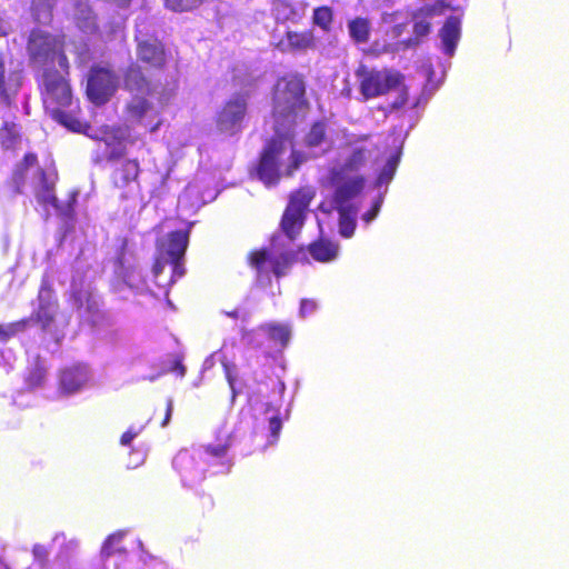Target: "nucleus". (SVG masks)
Here are the masks:
<instances>
[{"label": "nucleus", "mask_w": 569, "mask_h": 569, "mask_svg": "<svg viewBox=\"0 0 569 569\" xmlns=\"http://www.w3.org/2000/svg\"><path fill=\"white\" fill-rule=\"evenodd\" d=\"M36 2L33 3V10H34V17H36V20L39 21L40 23H46L50 20V11H49V6L43 9V10H40L38 11L37 10V7H36Z\"/></svg>", "instance_id": "obj_44"}, {"label": "nucleus", "mask_w": 569, "mask_h": 569, "mask_svg": "<svg viewBox=\"0 0 569 569\" xmlns=\"http://www.w3.org/2000/svg\"><path fill=\"white\" fill-rule=\"evenodd\" d=\"M22 83V71L0 56V102L9 103Z\"/></svg>", "instance_id": "obj_18"}, {"label": "nucleus", "mask_w": 569, "mask_h": 569, "mask_svg": "<svg viewBox=\"0 0 569 569\" xmlns=\"http://www.w3.org/2000/svg\"><path fill=\"white\" fill-rule=\"evenodd\" d=\"M349 33L357 42H367L369 39V21L363 18H356L348 24Z\"/></svg>", "instance_id": "obj_31"}, {"label": "nucleus", "mask_w": 569, "mask_h": 569, "mask_svg": "<svg viewBox=\"0 0 569 569\" xmlns=\"http://www.w3.org/2000/svg\"><path fill=\"white\" fill-rule=\"evenodd\" d=\"M290 335L291 330L288 325L270 322L260 326L258 329L243 332L242 339L248 345L261 347L263 343L262 337H266L284 347L290 339Z\"/></svg>", "instance_id": "obj_17"}, {"label": "nucleus", "mask_w": 569, "mask_h": 569, "mask_svg": "<svg viewBox=\"0 0 569 569\" xmlns=\"http://www.w3.org/2000/svg\"><path fill=\"white\" fill-rule=\"evenodd\" d=\"M402 104H405V100H402L400 103H398V102L395 103L396 107H400Z\"/></svg>", "instance_id": "obj_58"}, {"label": "nucleus", "mask_w": 569, "mask_h": 569, "mask_svg": "<svg viewBox=\"0 0 569 569\" xmlns=\"http://www.w3.org/2000/svg\"><path fill=\"white\" fill-rule=\"evenodd\" d=\"M339 246L335 242L320 239L309 246V252L313 259L328 262L337 258Z\"/></svg>", "instance_id": "obj_29"}, {"label": "nucleus", "mask_w": 569, "mask_h": 569, "mask_svg": "<svg viewBox=\"0 0 569 569\" xmlns=\"http://www.w3.org/2000/svg\"><path fill=\"white\" fill-rule=\"evenodd\" d=\"M112 1L119 6H128L131 2V0H112Z\"/></svg>", "instance_id": "obj_54"}, {"label": "nucleus", "mask_w": 569, "mask_h": 569, "mask_svg": "<svg viewBox=\"0 0 569 569\" xmlns=\"http://www.w3.org/2000/svg\"><path fill=\"white\" fill-rule=\"evenodd\" d=\"M246 109L247 103L242 96L230 99L218 114V129L228 134L237 133L242 127Z\"/></svg>", "instance_id": "obj_12"}, {"label": "nucleus", "mask_w": 569, "mask_h": 569, "mask_svg": "<svg viewBox=\"0 0 569 569\" xmlns=\"http://www.w3.org/2000/svg\"><path fill=\"white\" fill-rule=\"evenodd\" d=\"M307 8L308 3L305 1L273 0L271 11L277 21L299 23L306 16Z\"/></svg>", "instance_id": "obj_22"}, {"label": "nucleus", "mask_w": 569, "mask_h": 569, "mask_svg": "<svg viewBox=\"0 0 569 569\" xmlns=\"http://www.w3.org/2000/svg\"><path fill=\"white\" fill-rule=\"evenodd\" d=\"M313 44V36L311 32L288 31L286 38L280 40L278 48L281 51L306 50Z\"/></svg>", "instance_id": "obj_28"}, {"label": "nucleus", "mask_w": 569, "mask_h": 569, "mask_svg": "<svg viewBox=\"0 0 569 569\" xmlns=\"http://www.w3.org/2000/svg\"><path fill=\"white\" fill-rule=\"evenodd\" d=\"M223 367H224V372H226V378L228 380V383H229L232 392L234 393L236 392V390H234V377H233L232 370L226 363L223 365Z\"/></svg>", "instance_id": "obj_47"}, {"label": "nucleus", "mask_w": 569, "mask_h": 569, "mask_svg": "<svg viewBox=\"0 0 569 569\" xmlns=\"http://www.w3.org/2000/svg\"><path fill=\"white\" fill-rule=\"evenodd\" d=\"M28 53L31 64L42 71V74L52 71L56 66L68 73V59L58 37L41 30H33L29 37Z\"/></svg>", "instance_id": "obj_3"}, {"label": "nucleus", "mask_w": 569, "mask_h": 569, "mask_svg": "<svg viewBox=\"0 0 569 569\" xmlns=\"http://www.w3.org/2000/svg\"><path fill=\"white\" fill-rule=\"evenodd\" d=\"M226 315L228 317H231V318H240V317H242V319H244L246 316H247V313H244V312L240 313V311L238 309L233 310L232 312H226Z\"/></svg>", "instance_id": "obj_53"}, {"label": "nucleus", "mask_w": 569, "mask_h": 569, "mask_svg": "<svg viewBox=\"0 0 569 569\" xmlns=\"http://www.w3.org/2000/svg\"><path fill=\"white\" fill-rule=\"evenodd\" d=\"M172 371H177L180 377H183L186 373V368L181 363V360L177 359L174 361V366L172 368Z\"/></svg>", "instance_id": "obj_51"}, {"label": "nucleus", "mask_w": 569, "mask_h": 569, "mask_svg": "<svg viewBox=\"0 0 569 569\" xmlns=\"http://www.w3.org/2000/svg\"><path fill=\"white\" fill-rule=\"evenodd\" d=\"M126 131L122 128H116L110 126H102L94 130L89 136L96 140L104 142L108 149V157L110 159L120 158L124 152L123 139L126 138Z\"/></svg>", "instance_id": "obj_19"}, {"label": "nucleus", "mask_w": 569, "mask_h": 569, "mask_svg": "<svg viewBox=\"0 0 569 569\" xmlns=\"http://www.w3.org/2000/svg\"><path fill=\"white\" fill-rule=\"evenodd\" d=\"M413 31L417 38L425 37L430 31V23L425 20H417L413 26ZM417 42L418 39L409 38L408 40L398 43H389L383 47V52H398L416 46Z\"/></svg>", "instance_id": "obj_30"}, {"label": "nucleus", "mask_w": 569, "mask_h": 569, "mask_svg": "<svg viewBox=\"0 0 569 569\" xmlns=\"http://www.w3.org/2000/svg\"><path fill=\"white\" fill-rule=\"evenodd\" d=\"M146 27V22L137 24V54L142 62L156 68L161 67L164 62L163 48L156 38L143 32Z\"/></svg>", "instance_id": "obj_16"}, {"label": "nucleus", "mask_w": 569, "mask_h": 569, "mask_svg": "<svg viewBox=\"0 0 569 569\" xmlns=\"http://www.w3.org/2000/svg\"><path fill=\"white\" fill-rule=\"evenodd\" d=\"M44 379L46 369L40 365H36V367L30 370L27 382L30 387L36 388L42 386Z\"/></svg>", "instance_id": "obj_37"}, {"label": "nucleus", "mask_w": 569, "mask_h": 569, "mask_svg": "<svg viewBox=\"0 0 569 569\" xmlns=\"http://www.w3.org/2000/svg\"><path fill=\"white\" fill-rule=\"evenodd\" d=\"M406 28L405 24L402 23H399L397 26H395L391 30V32L388 34L391 39H396L398 37L401 36V33L403 32V29Z\"/></svg>", "instance_id": "obj_49"}, {"label": "nucleus", "mask_w": 569, "mask_h": 569, "mask_svg": "<svg viewBox=\"0 0 569 569\" xmlns=\"http://www.w3.org/2000/svg\"><path fill=\"white\" fill-rule=\"evenodd\" d=\"M381 204H382V198H379L375 201L373 203V207L370 211L366 212L363 216H362V219L369 223L371 222L379 213V210L381 208Z\"/></svg>", "instance_id": "obj_43"}, {"label": "nucleus", "mask_w": 569, "mask_h": 569, "mask_svg": "<svg viewBox=\"0 0 569 569\" xmlns=\"http://www.w3.org/2000/svg\"><path fill=\"white\" fill-rule=\"evenodd\" d=\"M72 17L78 28L84 33H91L96 30V18L87 1L77 0L73 4Z\"/></svg>", "instance_id": "obj_27"}, {"label": "nucleus", "mask_w": 569, "mask_h": 569, "mask_svg": "<svg viewBox=\"0 0 569 569\" xmlns=\"http://www.w3.org/2000/svg\"><path fill=\"white\" fill-rule=\"evenodd\" d=\"M71 301L81 322L96 326L101 319L100 306L97 298L88 289L71 288Z\"/></svg>", "instance_id": "obj_13"}, {"label": "nucleus", "mask_w": 569, "mask_h": 569, "mask_svg": "<svg viewBox=\"0 0 569 569\" xmlns=\"http://www.w3.org/2000/svg\"><path fill=\"white\" fill-rule=\"evenodd\" d=\"M332 21V11L329 7H319L313 11V22L323 30H329Z\"/></svg>", "instance_id": "obj_34"}, {"label": "nucleus", "mask_w": 569, "mask_h": 569, "mask_svg": "<svg viewBox=\"0 0 569 569\" xmlns=\"http://www.w3.org/2000/svg\"><path fill=\"white\" fill-rule=\"evenodd\" d=\"M17 137V126L14 123L4 122L3 127L0 129V139L2 141L3 147H13Z\"/></svg>", "instance_id": "obj_35"}, {"label": "nucleus", "mask_w": 569, "mask_h": 569, "mask_svg": "<svg viewBox=\"0 0 569 569\" xmlns=\"http://www.w3.org/2000/svg\"><path fill=\"white\" fill-rule=\"evenodd\" d=\"M146 96L147 94H137L132 97L126 108L127 116L132 121L143 122L146 127L150 128V131H156L160 126V121H157L156 123L148 121L149 118L157 114V111L146 99Z\"/></svg>", "instance_id": "obj_20"}, {"label": "nucleus", "mask_w": 569, "mask_h": 569, "mask_svg": "<svg viewBox=\"0 0 569 569\" xmlns=\"http://www.w3.org/2000/svg\"><path fill=\"white\" fill-rule=\"evenodd\" d=\"M315 196L311 189H301L290 197L281 219V229L293 240L303 227L307 209Z\"/></svg>", "instance_id": "obj_11"}, {"label": "nucleus", "mask_w": 569, "mask_h": 569, "mask_svg": "<svg viewBox=\"0 0 569 569\" xmlns=\"http://www.w3.org/2000/svg\"><path fill=\"white\" fill-rule=\"evenodd\" d=\"M124 89L131 92L133 96L137 94H153L151 84L142 74L141 69L138 64H131L123 76Z\"/></svg>", "instance_id": "obj_24"}, {"label": "nucleus", "mask_w": 569, "mask_h": 569, "mask_svg": "<svg viewBox=\"0 0 569 569\" xmlns=\"http://www.w3.org/2000/svg\"><path fill=\"white\" fill-rule=\"evenodd\" d=\"M228 445L207 446L181 450L173 459V467L180 472L184 482H197L204 478V466L227 453Z\"/></svg>", "instance_id": "obj_5"}, {"label": "nucleus", "mask_w": 569, "mask_h": 569, "mask_svg": "<svg viewBox=\"0 0 569 569\" xmlns=\"http://www.w3.org/2000/svg\"><path fill=\"white\" fill-rule=\"evenodd\" d=\"M269 428H270V431H271V435L273 437H277L280 429H281V421L278 417H271L270 418V421H269Z\"/></svg>", "instance_id": "obj_45"}, {"label": "nucleus", "mask_w": 569, "mask_h": 569, "mask_svg": "<svg viewBox=\"0 0 569 569\" xmlns=\"http://www.w3.org/2000/svg\"><path fill=\"white\" fill-rule=\"evenodd\" d=\"M122 536L121 532L111 535L103 543L101 555L103 557L111 556L116 551V546L121 541Z\"/></svg>", "instance_id": "obj_39"}, {"label": "nucleus", "mask_w": 569, "mask_h": 569, "mask_svg": "<svg viewBox=\"0 0 569 569\" xmlns=\"http://www.w3.org/2000/svg\"><path fill=\"white\" fill-rule=\"evenodd\" d=\"M44 84V103L52 109L53 117L72 131H80L81 123L71 116L60 111L59 108H67L71 104L72 93L69 82L58 71H50L42 74Z\"/></svg>", "instance_id": "obj_4"}, {"label": "nucleus", "mask_w": 569, "mask_h": 569, "mask_svg": "<svg viewBox=\"0 0 569 569\" xmlns=\"http://www.w3.org/2000/svg\"><path fill=\"white\" fill-rule=\"evenodd\" d=\"M138 173V162L136 160H127L114 170L112 176L113 183L117 188H127V196H134L139 192Z\"/></svg>", "instance_id": "obj_21"}, {"label": "nucleus", "mask_w": 569, "mask_h": 569, "mask_svg": "<svg viewBox=\"0 0 569 569\" xmlns=\"http://www.w3.org/2000/svg\"><path fill=\"white\" fill-rule=\"evenodd\" d=\"M202 0H164L166 7L172 11H188L201 3Z\"/></svg>", "instance_id": "obj_36"}, {"label": "nucleus", "mask_w": 569, "mask_h": 569, "mask_svg": "<svg viewBox=\"0 0 569 569\" xmlns=\"http://www.w3.org/2000/svg\"><path fill=\"white\" fill-rule=\"evenodd\" d=\"M224 457H226V455H224L222 458H220V459H213V460H211V461H210V463H206V466H208V465H217V463H219V462H220V465H223V461H221V460H222Z\"/></svg>", "instance_id": "obj_55"}, {"label": "nucleus", "mask_w": 569, "mask_h": 569, "mask_svg": "<svg viewBox=\"0 0 569 569\" xmlns=\"http://www.w3.org/2000/svg\"><path fill=\"white\" fill-rule=\"evenodd\" d=\"M29 323V319H22L11 323L0 325V342H7L19 332L24 331Z\"/></svg>", "instance_id": "obj_32"}, {"label": "nucleus", "mask_w": 569, "mask_h": 569, "mask_svg": "<svg viewBox=\"0 0 569 569\" xmlns=\"http://www.w3.org/2000/svg\"><path fill=\"white\" fill-rule=\"evenodd\" d=\"M375 143L367 137H351L348 139L346 148L341 151V159L329 171L328 181L335 190L341 186L349 187L350 183L360 184L359 193L365 187V178L358 171L366 164L372 156Z\"/></svg>", "instance_id": "obj_2"}, {"label": "nucleus", "mask_w": 569, "mask_h": 569, "mask_svg": "<svg viewBox=\"0 0 569 569\" xmlns=\"http://www.w3.org/2000/svg\"><path fill=\"white\" fill-rule=\"evenodd\" d=\"M249 262L259 276L263 273L268 276L269 272H273L277 277H281L290 264V256L287 252L274 256L267 250H259L250 253Z\"/></svg>", "instance_id": "obj_14"}, {"label": "nucleus", "mask_w": 569, "mask_h": 569, "mask_svg": "<svg viewBox=\"0 0 569 569\" xmlns=\"http://www.w3.org/2000/svg\"><path fill=\"white\" fill-rule=\"evenodd\" d=\"M168 100H169V97H167V96H161V97L159 98V101H160L161 103H166Z\"/></svg>", "instance_id": "obj_57"}, {"label": "nucleus", "mask_w": 569, "mask_h": 569, "mask_svg": "<svg viewBox=\"0 0 569 569\" xmlns=\"http://www.w3.org/2000/svg\"><path fill=\"white\" fill-rule=\"evenodd\" d=\"M189 242L188 231L170 232L160 242V256L157 258L152 268L154 277L158 279L166 266L171 267V277L168 284L174 283L184 276L183 256Z\"/></svg>", "instance_id": "obj_6"}, {"label": "nucleus", "mask_w": 569, "mask_h": 569, "mask_svg": "<svg viewBox=\"0 0 569 569\" xmlns=\"http://www.w3.org/2000/svg\"><path fill=\"white\" fill-rule=\"evenodd\" d=\"M172 410H173V401H172V399H168L167 411H166L164 420L162 422V427H166L169 423L171 415H172Z\"/></svg>", "instance_id": "obj_48"}, {"label": "nucleus", "mask_w": 569, "mask_h": 569, "mask_svg": "<svg viewBox=\"0 0 569 569\" xmlns=\"http://www.w3.org/2000/svg\"><path fill=\"white\" fill-rule=\"evenodd\" d=\"M143 426L130 427L121 437L120 442L122 446H129L130 442L142 431Z\"/></svg>", "instance_id": "obj_40"}, {"label": "nucleus", "mask_w": 569, "mask_h": 569, "mask_svg": "<svg viewBox=\"0 0 569 569\" xmlns=\"http://www.w3.org/2000/svg\"><path fill=\"white\" fill-rule=\"evenodd\" d=\"M356 77L359 80L360 93L366 100L383 96L402 82V76L398 71L390 69L369 70L365 66L358 68Z\"/></svg>", "instance_id": "obj_8"}, {"label": "nucleus", "mask_w": 569, "mask_h": 569, "mask_svg": "<svg viewBox=\"0 0 569 569\" xmlns=\"http://www.w3.org/2000/svg\"><path fill=\"white\" fill-rule=\"evenodd\" d=\"M119 86L118 76L110 68L101 64L91 67L87 76L86 92L91 102L104 104L114 94Z\"/></svg>", "instance_id": "obj_10"}, {"label": "nucleus", "mask_w": 569, "mask_h": 569, "mask_svg": "<svg viewBox=\"0 0 569 569\" xmlns=\"http://www.w3.org/2000/svg\"><path fill=\"white\" fill-rule=\"evenodd\" d=\"M80 62L86 63L89 60L88 48L83 44L82 51L79 53Z\"/></svg>", "instance_id": "obj_52"}, {"label": "nucleus", "mask_w": 569, "mask_h": 569, "mask_svg": "<svg viewBox=\"0 0 569 569\" xmlns=\"http://www.w3.org/2000/svg\"><path fill=\"white\" fill-rule=\"evenodd\" d=\"M38 201L43 204H51L58 208L57 198L53 193L52 188L48 183H43L41 189L37 193Z\"/></svg>", "instance_id": "obj_38"}, {"label": "nucleus", "mask_w": 569, "mask_h": 569, "mask_svg": "<svg viewBox=\"0 0 569 569\" xmlns=\"http://www.w3.org/2000/svg\"><path fill=\"white\" fill-rule=\"evenodd\" d=\"M10 29H11L10 23L6 19L0 17V36L7 34Z\"/></svg>", "instance_id": "obj_50"}, {"label": "nucleus", "mask_w": 569, "mask_h": 569, "mask_svg": "<svg viewBox=\"0 0 569 569\" xmlns=\"http://www.w3.org/2000/svg\"><path fill=\"white\" fill-rule=\"evenodd\" d=\"M41 326V329L52 336L57 341L63 336L69 319L58 313V302L53 290L46 281L42 282L38 295V308L28 318Z\"/></svg>", "instance_id": "obj_7"}, {"label": "nucleus", "mask_w": 569, "mask_h": 569, "mask_svg": "<svg viewBox=\"0 0 569 569\" xmlns=\"http://www.w3.org/2000/svg\"><path fill=\"white\" fill-rule=\"evenodd\" d=\"M360 184L352 182L349 187L341 186L333 192L335 208L339 212V232L345 238H350L356 229L359 211L358 199Z\"/></svg>", "instance_id": "obj_9"}, {"label": "nucleus", "mask_w": 569, "mask_h": 569, "mask_svg": "<svg viewBox=\"0 0 569 569\" xmlns=\"http://www.w3.org/2000/svg\"><path fill=\"white\" fill-rule=\"evenodd\" d=\"M442 50L451 57L455 53L457 43L460 39V20L457 17H449L440 30Z\"/></svg>", "instance_id": "obj_26"}, {"label": "nucleus", "mask_w": 569, "mask_h": 569, "mask_svg": "<svg viewBox=\"0 0 569 569\" xmlns=\"http://www.w3.org/2000/svg\"><path fill=\"white\" fill-rule=\"evenodd\" d=\"M303 94V82L297 77L282 78L276 84L274 137L264 148L257 169L266 186L276 184L282 176H291L306 159L292 143V128L306 109Z\"/></svg>", "instance_id": "obj_1"}, {"label": "nucleus", "mask_w": 569, "mask_h": 569, "mask_svg": "<svg viewBox=\"0 0 569 569\" xmlns=\"http://www.w3.org/2000/svg\"><path fill=\"white\" fill-rule=\"evenodd\" d=\"M211 180L206 177H197L180 194L178 203L182 208L196 209L214 199L210 188Z\"/></svg>", "instance_id": "obj_15"}, {"label": "nucleus", "mask_w": 569, "mask_h": 569, "mask_svg": "<svg viewBox=\"0 0 569 569\" xmlns=\"http://www.w3.org/2000/svg\"><path fill=\"white\" fill-rule=\"evenodd\" d=\"M446 8H447V6H446L445 1L438 0L436 2V4L432 7L425 6L422 8V11L426 12L427 16L432 17V16L442 13Z\"/></svg>", "instance_id": "obj_41"}, {"label": "nucleus", "mask_w": 569, "mask_h": 569, "mask_svg": "<svg viewBox=\"0 0 569 569\" xmlns=\"http://www.w3.org/2000/svg\"><path fill=\"white\" fill-rule=\"evenodd\" d=\"M33 556L38 559V560H43L47 558L48 556V550L44 546H41V545H36L33 547Z\"/></svg>", "instance_id": "obj_46"}, {"label": "nucleus", "mask_w": 569, "mask_h": 569, "mask_svg": "<svg viewBox=\"0 0 569 569\" xmlns=\"http://www.w3.org/2000/svg\"><path fill=\"white\" fill-rule=\"evenodd\" d=\"M316 309H317L316 301L309 300V299H303V300H301L299 312H300V316L305 318L308 315L313 313L316 311Z\"/></svg>", "instance_id": "obj_42"}, {"label": "nucleus", "mask_w": 569, "mask_h": 569, "mask_svg": "<svg viewBox=\"0 0 569 569\" xmlns=\"http://www.w3.org/2000/svg\"><path fill=\"white\" fill-rule=\"evenodd\" d=\"M400 159V152H398L395 156H391L388 160L385 167L382 168L381 172L379 173V177L377 179L378 187H381L383 184H388L397 170L398 163Z\"/></svg>", "instance_id": "obj_33"}, {"label": "nucleus", "mask_w": 569, "mask_h": 569, "mask_svg": "<svg viewBox=\"0 0 569 569\" xmlns=\"http://www.w3.org/2000/svg\"><path fill=\"white\" fill-rule=\"evenodd\" d=\"M90 379L89 369L87 366L79 365L67 368L62 371L60 377V386L63 392L74 393L81 390Z\"/></svg>", "instance_id": "obj_23"}, {"label": "nucleus", "mask_w": 569, "mask_h": 569, "mask_svg": "<svg viewBox=\"0 0 569 569\" xmlns=\"http://www.w3.org/2000/svg\"><path fill=\"white\" fill-rule=\"evenodd\" d=\"M34 160H36V156H33V154L26 156V161L28 163H32Z\"/></svg>", "instance_id": "obj_56"}, {"label": "nucleus", "mask_w": 569, "mask_h": 569, "mask_svg": "<svg viewBox=\"0 0 569 569\" xmlns=\"http://www.w3.org/2000/svg\"><path fill=\"white\" fill-rule=\"evenodd\" d=\"M306 146L317 149L316 154H322L331 149L332 140L323 122H316L305 139Z\"/></svg>", "instance_id": "obj_25"}]
</instances>
